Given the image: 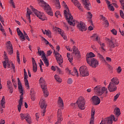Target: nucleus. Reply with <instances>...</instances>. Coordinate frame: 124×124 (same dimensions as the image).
<instances>
[{
    "instance_id": "nucleus-56",
    "label": "nucleus",
    "mask_w": 124,
    "mask_h": 124,
    "mask_svg": "<svg viewBox=\"0 0 124 124\" xmlns=\"http://www.w3.org/2000/svg\"><path fill=\"white\" fill-rule=\"evenodd\" d=\"M122 67L121 66H118L116 69V71L118 74H120L122 72Z\"/></svg>"
},
{
    "instance_id": "nucleus-40",
    "label": "nucleus",
    "mask_w": 124,
    "mask_h": 124,
    "mask_svg": "<svg viewBox=\"0 0 124 124\" xmlns=\"http://www.w3.org/2000/svg\"><path fill=\"white\" fill-rule=\"evenodd\" d=\"M46 66H49V61H48V59L47 58H46V56L44 57L43 58H42Z\"/></svg>"
},
{
    "instance_id": "nucleus-46",
    "label": "nucleus",
    "mask_w": 124,
    "mask_h": 124,
    "mask_svg": "<svg viewBox=\"0 0 124 124\" xmlns=\"http://www.w3.org/2000/svg\"><path fill=\"white\" fill-rule=\"evenodd\" d=\"M73 54L75 55H77V54H79V50H78V48L77 47L74 46L73 47Z\"/></svg>"
},
{
    "instance_id": "nucleus-11",
    "label": "nucleus",
    "mask_w": 124,
    "mask_h": 124,
    "mask_svg": "<svg viewBox=\"0 0 124 124\" xmlns=\"http://www.w3.org/2000/svg\"><path fill=\"white\" fill-rule=\"evenodd\" d=\"M35 15L41 20V21H46L47 20V16L43 13H41L37 10L35 11Z\"/></svg>"
},
{
    "instance_id": "nucleus-27",
    "label": "nucleus",
    "mask_w": 124,
    "mask_h": 124,
    "mask_svg": "<svg viewBox=\"0 0 124 124\" xmlns=\"http://www.w3.org/2000/svg\"><path fill=\"white\" fill-rule=\"evenodd\" d=\"M105 1L108 5V8L109 11H115V8H114V6H113L112 4H110V1L108 0H105Z\"/></svg>"
},
{
    "instance_id": "nucleus-13",
    "label": "nucleus",
    "mask_w": 124,
    "mask_h": 124,
    "mask_svg": "<svg viewBox=\"0 0 124 124\" xmlns=\"http://www.w3.org/2000/svg\"><path fill=\"white\" fill-rule=\"evenodd\" d=\"M63 118H62V110L58 109L57 112V122L55 124H61V123L62 122Z\"/></svg>"
},
{
    "instance_id": "nucleus-51",
    "label": "nucleus",
    "mask_w": 124,
    "mask_h": 124,
    "mask_svg": "<svg viewBox=\"0 0 124 124\" xmlns=\"http://www.w3.org/2000/svg\"><path fill=\"white\" fill-rule=\"evenodd\" d=\"M55 6L57 9H61V4L60 3V1L59 0L55 1Z\"/></svg>"
},
{
    "instance_id": "nucleus-9",
    "label": "nucleus",
    "mask_w": 124,
    "mask_h": 124,
    "mask_svg": "<svg viewBox=\"0 0 124 124\" xmlns=\"http://www.w3.org/2000/svg\"><path fill=\"white\" fill-rule=\"evenodd\" d=\"M76 21L75 25H76V24H77L78 23L77 21ZM77 27L78 30H79L80 31H87V27H86V24H85L84 22L82 21L78 23Z\"/></svg>"
},
{
    "instance_id": "nucleus-44",
    "label": "nucleus",
    "mask_w": 124,
    "mask_h": 124,
    "mask_svg": "<svg viewBox=\"0 0 124 124\" xmlns=\"http://www.w3.org/2000/svg\"><path fill=\"white\" fill-rule=\"evenodd\" d=\"M25 120L28 124H31V116H30V114H27L26 118H25Z\"/></svg>"
},
{
    "instance_id": "nucleus-60",
    "label": "nucleus",
    "mask_w": 124,
    "mask_h": 124,
    "mask_svg": "<svg viewBox=\"0 0 124 124\" xmlns=\"http://www.w3.org/2000/svg\"><path fill=\"white\" fill-rule=\"evenodd\" d=\"M10 3L12 4V6L14 8H16V6H15V3H14V2L13 1V0H10Z\"/></svg>"
},
{
    "instance_id": "nucleus-31",
    "label": "nucleus",
    "mask_w": 124,
    "mask_h": 124,
    "mask_svg": "<svg viewBox=\"0 0 124 124\" xmlns=\"http://www.w3.org/2000/svg\"><path fill=\"white\" fill-rule=\"evenodd\" d=\"M32 68L33 72H36L37 71V64L35 62V60L33 58H32Z\"/></svg>"
},
{
    "instance_id": "nucleus-45",
    "label": "nucleus",
    "mask_w": 124,
    "mask_h": 124,
    "mask_svg": "<svg viewBox=\"0 0 124 124\" xmlns=\"http://www.w3.org/2000/svg\"><path fill=\"white\" fill-rule=\"evenodd\" d=\"M67 57L68 58V61L71 62H72V61H73V57L72 55H70V53H67Z\"/></svg>"
},
{
    "instance_id": "nucleus-25",
    "label": "nucleus",
    "mask_w": 124,
    "mask_h": 124,
    "mask_svg": "<svg viewBox=\"0 0 124 124\" xmlns=\"http://www.w3.org/2000/svg\"><path fill=\"white\" fill-rule=\"evenodd\" d=\"M16 31L17 32V35L19 36L21 41H25V36H24V34L21 31V30H20L19 28L17 29Z\"/></svg>"
},
{
    "instance_id": "nucleus-54",
    "label": "nucleus",
    "mask_w": 124,
    "mask_h": 124,
    "mask_svg": "<svg viewBox=\"0 0 124 124\" xmlns=\"http://www.w3.org/2000/svg\"><path fill=\"white\" fill-rule=\"evenodd\" d=\"M111 33L113 34V35H117L118 32L117 31V30L115 29H113L110 31Z\"/></svg>"
},
{
    "instance_id": "nucleus-16",
    "label": "nucleus",
    "mask_w": 124,
    "mask_h": 124,
    "mask_svg": "<svg viewBox=\"0 0 124 124\" xmlns=\"http://www.w3.org/2000/svg\"><path fill=\"white\" fill-rule=\"evenodd\" d=\"M117 46H119V45L116 39L111 40L109 42L108 47L110 50H112V48H115V47H117Z\"/></svg>"
},
{
    "instance_id": "nucleus-28",
    "label": "nucleus",
    "mask_w": 124,
    "mask_h": 124,
    "mask_svg": "<svg viewBox=\"0 0 124 124\" xmlns=\"http://www.w3.org/2000/svg\"><path fill=\"white\" fill-rule=\"evenodd\" d=\"M94 57H95V55H94L93 52H90L87 53L86 61L89 62V61L93 60V58H94Z\"/></svg>"
},
{
    "instance_id": "nucleus-34",
    "label": "nucleus",
    "mask_w": 124,
    "mask_h": 124,
    "mask_svg": "<svg viewBox=\"0 0 124 124\" xmlns=\"http://www.w3.org/2000/svg\"><path fill=\"white\" fill-rule=\"evenodd\" d=\"M110 83H112L113 85L117 86V85L120 84V80H119V79L117 78H113L111 79V82Z\"/></svg>"
},
{
    "instance_id": "nucleus-36",
    "label": "nucleus",
    "mask_w": 124,
    "mask_h": 124,
    "mask_svg": "<svg viewBox=\"0 0 124 124\" xmlns=\"http://www.w3.org/2000/svg\"><path fill=\"white\" fill-rule=\"evenodd\" d=\"M6 102L5 101V97L3 96L2 97L1 100L0 101V106L1 107H5V104Z\"/></svg>"
},
{
    "instance_id": "nucleus-12",
    "label": "nucleus",
    "mask_w": 124,
    "mask_h": 124,
    "mask_svg": "<svg viewBox=\"0 0 124 124\" xmlns=\"http://www.w3.org/2000/svg\"><path fill=\"white\" fill-rule=\"evenodd\" d=\"M53 54L54 55V57L56 58L57 62L59 64H61V63H62V62H63L62 57V55L60 54V53L58 52V51H56L55 50H54L53 52Z\"/></svg>"
},
{
    "instance_id": "nucleus-59",
    "label": "nucleus",
    "mask_w": 124,
    "mask_h": 124,
    "mask_svg": "<svg viewBox=\"0 0 124 124\" xmlns=\"http://www.w3.org/2000/svg\"><path fill=\"white\" fill-rule=\"evenodd\" d=\"M52 53H53V51H52V50H51L47 51L46 52V55H47V57L51 56V54Z\"/></svg>"
},
{
    "instance_id": "nucleus-52",
    "label": "nucleus",
    "mask_w": 124,
    "mask_h": 124,
    "mask_svg": "<svg viewBox=\"0 0 124 124\" xmlns=\"http://www.w3.org/2000/svg\"><path fill=\"white\" fill-rule=\"evenodd\" d=\"M16 58H17V62L19 64H20V62L21 61L20 60V53L18 50L16 51Z\"/></svg>"
},
{
    "instance_id": "nucleus-48",
    "label": "nucleus",
    "mask_w": 124,
    "mask_h": 124,
    "mask_svg": "<svg viewBox=\"0 0 124 124\" xmlns=\"http://www.w3.org/2000/svg\"><path fill=\"white\" fill-rule=\"evenodd\" d=\"M9 62L8 58H5V61L2 62L3 66L4 68H6V66H7V62Z\"/></svg>"
},
{
    "instance_id": "nucleus-53",
    "label": "nucleus",
    "mask_w": 124,
    "mask_h": 124,
    "mask_svg": "<svg viewBox=\"0 0 124 124\" xmlns=\"http://www.w3.org/2000/svg\"><path fill=\"white\" fill-rule=\"evenodd\" d=\"M97 57L100 59V61H102L103 62H105V59L103 57L102 55L100 54V53H98Z\"/></svg>"
},
{
    "instance_id": "nucleus-19",
    "label": "nucleus",
    "mask_w": 124,
    "mask_h": 124,
    "mask_svg": "<svg viewBox=\"0 0 124 124\" xmlns=\"http://www.w3.org/2000/svg\"><path fill=\"white\" fill-rule=\"evenodd\" d=\"M24 73L25 87L27 88V89H30V84H29V81L28 80V74H27V71H26V69H24Z\"/></svg>"
},
{
    "instance_id": "nucleus-42",
    "label": "nucleus",
    "mask_w": 124,
    "mask_h": 124,
    "mask_svg": "<svg viewBox=\"0 0 124 124\" xmlns=\"http://www.w3.org/2000/svg\"><path fill=\"white\" fill-rule=\"evenodd\" d=\"M28 113H20V117L21 121H24V120H26V118H27V116H28Z\"/></svg>"
},
{
    "instance_id": "nucleus-17",
    "label": "nucleus",
    "mask_w": 124,
    "mask_h": 124,
    "mask_svg": "<svg viewBox=\"0 0 124 124\" xmlns=\"http://www.w3.org/2000/svg\"><path fill=\"white\" fill-rule=\"evenodd\" d=\"M71 1H72V3H73L75 6L78 7L80 11L83 12L82 5L81 4V3H80V2L78 1V0H71Z\"/></svg>"
},
{
    "instance_id": "nucleus-35",
    "label": "nucleus",
    "mask_w": 124,
    "mask_h": 124,
    "mask_svg": "<svg viewBox=\"0 0 124 124\" xmlns=\"http://www.w3.org/2000/svg\"><path fill=\"white\" fill-rule=\"evenodd\" d=\"M42 89L45 97H48V96H49V92H48V89H47V87Z\"/></svg>"
},
{
    "instance_id": "nucleus-8",
    "label": "nucleus",
    "mask_w": 124,
    "mask_h": 124,
    "mask_svg": "<svg viewBox=\"0 0 124 124\" xmlns=\"http://www.w3.org/2000/svg\"><path fill=\"white\" fill-rule=\"evenodd\" d=\"M113 120L114 122H117L118 120V118H115V116L113 115H111L110 117L106 118L103 119L105 124H113Z\"/></svg>"
},
{
    "instance_id": "nucleus-14",
    "label": "nucleus",
    "mask_w": 124,
    "mask_h": 124,
    "mask_svg": "<svg viewBox=\"0 0 124 124\" xmlns=\"http://www.w3.org/2000/svg\"><path fill=\"white\" fill-rule=\"evenodd\" d=\"M53 30L55 31H58L64 40H67V37L65 35V33H64L63 31H62L61 29L58 27H53Z\"/></svg>"
},
{
    "instance_id": "nucleus-7",
    "label": "nucleus",
    "mask_w": 124,
    "mask_h": 124,
    "mask_svg": "<svg viewBox=\"0 0 124 124\" xmlns=\"http://www.w3.org/2000/svg\"><path fill=\"white\" fill-rule=\"evenodd\" d=\"M80 74L82 77L89 76V71L88 68L86 66H81L79 68Z\"/></svg>"
},
{
    "instance_id": "nucleus-20",
    "label": "nucleus",
    "mask_w": 124,
    "mask_h": 124,
    "mask_svg": "<svg viewBox=\"0 0 124 124\" xmlns=\"http://www.w3.org/2000/svg\"><path fill=\"white\" fill-rule=\"evenodd\" d=\"M57 104L60 108L63 109V107H64V103H63V100L61 96L58 97Z\"/></svg>"
},
{
    "instance_id": "nucleus-33",
    "label": "nucleus",
    "mask_w": 124,
    "mask_h": 124,
    "mask_svg": "<svg viewBox=\"0 0 124 124\" xmlns=\"http://www.w3.org/2000/svg\"><path fill=\"white\" fill-rule=\"evenodd\" d=\"M27 12L26 16L28 19V21H29V23H31V15L32 13L31 12V9H30L29 8H27Z\"/></svg>"
},
{
    "instance_id": "nucleus-43",
    "label": "nucleus",
    "mask_w": 124,
    "mask_h": 124,
    "mask_svg": "<svg viewBox=\"0 0 124 124\" xmlns=\"http://www.w3.org/2000/svg\"><path fill=\"white\" fill-rule=\"evenodd\" d=\"M25 120L28 124H31V116H30V114H27L26 118H25Z\"/></svg>"
},
{
    "instance_id": "nucleus-55",
    "label": "nucleus",
    "mask_w": 124,
    "mask_h": 124,
    "mask_svg": "<svg viewBox=\"0 0 124 124\" xmlns=\"http://www.w3.org/2000/svg\"><path fill=\"white\" fill-rule=\"evenodd\" d=\"M67 83L68 85H71L73 83V80L71 78H69L67 80Z\"/></svg>"
},
{
    "instance_id": "nucleus-15",
    "label": "nucleus",
    "mask_w": 124,
    "mask_h": 124,
    "mask_svg": "<svg viewBox=\"0 0 124 124\" xmlns=\"http://www.w3.org/2000/svg\"><path fill=\"white\" fill-rule=\"evenodd\" d=\"M82 1L84 8H85L86 10H91L92 5L91 4L90 0H82Z\"/></svg>"
},
{
    "instance_id": "nucleus-32",
    "label": "nucleus",
    "mask_w": 124,
    "mask_h": 124,
    "mask_svg": "<svg viewBox=\"0 0 124 124\" xmlns=\"http://www.w3.org/2000/svg\"><path fill=\"white\" fill-rule=\"evenodd\" d=\"M92 19H93V14L90 12H88L87 15V20L89 22H91L92 25H93V20Z\"/></svg>"
},
{
    "instance_id": "nucleus-29",
    "label": "nucleus",
    "mask_w": 124,
    "mask_h": 124,
    "mask_svg": "<svg viewBox=\"0 0 124 124\" xmlns=\"http://www.w3.org/2000/svg\"><path fill=\"white\" fill-rule=\"evenodd\" d=\"M70 74H71L73 76H76V77H79V74L78 73V70L76 68L74 67L72 72L71 71H69Z\"/></svg>"
},
{
    "instance_id": "nucleus-64",
    "label": "nucleus",
    "mask_w": 124,
    "mask_h": 124,
    "mask_svg": "<svg viewBox=\"0 0 124 124\" xmlns=\"http://www.w3.org/2000/svg\"><path fill=\"white\" fill-rule=\"evenodd\" d=\"M119 96H120V94H117L115 96L114 98V101H116L117 99L119 98Z\"/></svg>"
},
{
    "instance_id": "nucleus-57",
    "label": "nucleus",
    "mask_w": 124,
    "mask_h": 124,
    "mask_svg": "<svg viewBox=\"0 0 124 124\" xmlns=\"http://www.w3.org/2000/svg\"><path fill=\"white\" fill-rule=\"evenodd\" d=\"M40 116V114L39 113H36L35 114L36 120L37 122H39Z\"/></svg>"
},
{
    "instance_id": "nucleus-30",
    "label": "nucleus",
    "mask_w": 124,
    "mask_h": 124,
    "mask_svg": "<svg viewBox=\"0 0 124 124\" xmlns=\"http://www.w3.org/2000/svg\"><path fill=\"white\" fill-rule=\"evenodd\" d=\"M38 49V56H42V59H43L45 57H46V55L45 54V53H44V51L41 50V48L39 46L37 47Z\"/></svg>"
},
{
    "instance_id": "nucleus-37",
    "label": "nucleus",
    "mask_w": 124,
    "mask_h": 124,
    "mask_svg": "<svg viewBox=\"0 0 124 124\" xmlns=\"http://www.w3.org/2000/svg\"><path fill=\"white\" fill-rule=\"evenodd\" d=\"M114 113L116 117H119L121 115V109L119 108H116L114 109Z\"/></svg>"
},
{
    "instance_id": "nucleus-24",
    "label": "nucleus",
    "mask_w": 124,
    "mask_h": 124,
    "mask_svg": "<svg viewBox=\"0 0 124 124\" xmlns=\"http://www.w3.org/2000/svg\"><path fill=\"white\" fill-rule=\"evenodd\" d=\"M101 19L103 21V26L105 28H108L109 27V22L108 20L106 19V17L103 16V15L100 16Z\"/></svg>"
},
{
    "instance_id": "nucleus-2",
    "label": "nucleus",
    "mask_w": 124,
    "mask_h": 124,
    "mask_svg": "<svg viewBox=\"0 0 124 124\" xmlns=\"http://www.w3.org/2000/svg\"><path fill=\"white\" fill-rule=\"evenodd\" d=\"M18 79V92L21 93L20 99L18 102V105H17V110L18 112H21V108L23 106V100L24 99V90H23V86L21 83V81L19 78Z\"/></svg>"
},
{
    "instance_id": "nucleus-5",
    "label": "nucleus",
    "mask_w": 124,
    "mask_h": 124,
    "mask_svg": "<svg viewBox=\"0 0 124 124\" xmlns=\"http://www.w3.org/2000/svg\"><path fill=\"white\" fill-rule=\"evenodd\" d=\"M76 104L80 110H85L86 108V100H85V98L83 96H79L76 101Z\"/></svg>"
},
{
    "instance_id": "nucleus-23",
    "label": "nucleus",
    "mask_w": 124,
    "mask_h": 124,
    "mask_svg": "<svg viewBox=\"0 0 124 124\" xmlns=\"http://www.w3.org/2000/svg\"><path fill=\"white\" fill-rule=\"evenodd\" d=\"M42 32H43V34H45L48 37V38H52V31H50V30H41Z\"/></svg>"
},
{
    "instance_id": "nucleus-58",
    "label": "nucleus",
    "mask_w": 124,
    "mask_h": 124,
    "mask_svg": "<svg viewBox=\"0 0 124 124\" xmlns=\"http://www.w3.org/2000/svg\"><path fill=\"white\" fill-rule=\"evenodd\" d=\"M120 3L121 4L122 8L124 10V0H119Z\"/></svg>"
},
{
    "instance_id": "nucleus-50",
    "label": "nucleus",
    "mask_w": 124,
    "mask_h": 124,
    "mask_svg": "<svg viewBox=\"0 0 124 124\" xmlns=\"http://www.w3.org/2000/svg\"><path fill=\"white\" fill-rule=\"evenodd\" d=\"M99 44L101 46V49H102V52L106 51V49H105V44L100 43Z\"/></svg>"
},
{
    "instance_id": "nucleus-21",
    "label": "nucleus",
    "mask_w": 124,
    "mask_h": 124,
    "mask_svg": "<svg viewBox=\"0 0 124 124\" xmlns=\"http://www.w3.org/2000/svg\"><path fill=\"white\" fill-rule=\"evenodd\" d=\"M108 89L109 92L113 93V92H116V91H117V86L112 83H109V84L108 87Z\"/></svg>"
},
{
    "instance_id": "nucleus-4",
    "label": "nucleus",
    "mask_w": 124,
    "mask_h": 124,
    "mask_svg": "<svg viewBox=\"0 0 124 124\" xmlns=\"http://www.w3.org/2000/svg\"><path fill=\"white\" fill-rule=\"evenodd\" d=\"M94 93L98 95H102L105 93V95L108 93V89L106 87H102L101 85H97L93 88Z\"/></svg>"
},
{
    "instance_id": "nucleus-41",
    "label": "nucleus",
    "mask_w": 124,
    "mask_h": 124,
    "mask_svg": "<svg viewBox=\"0 0 124 124\" xmlns=\"http://www.w3.org/2000/svg\"><path fill=\"white\" fill-rule=\"evenodd\" d=\"M54 78H55V80L57 81V82L59 83V84H61V83H62V78H61V77H60V76H59L57 75H55L54 76Z\"/></svg>"
},
{
    "instance_id": "nucleus-47",
    "label": "nucleus",
    "mask_w": 124,
    "mask_h": 124,
    "mask_svg": "<svg viewBox=\"0 0 124 124\" xmlns=\"http://www.w3.org/2000/svg\"><path fill=\"white\" fill-rule=\"evenodd\" d=\"M0 31L2 32L3 35L6 36V33H5V31H4V29L3 27L1 25V23L0 22Z\"/></svg>"
},
{
    "instance_id": "nucleus-39",
    "label": "nucleus",
    "mask_w": 124,
    "mask_h": 124,
    "mask_svg": "<svg viewBox=\"0 0 124 124\" xmlns=\"http://www.w3.org/2000/svg\"><path fill=\"white\" fill-rule=\"evenodd\" d=\"M94 115H95V109L92 108L91 111V118L90 120H94Z\"/></svg>"
},
{
    "instance_id": "nucleus-62",
    "label": "nucleus",
    "mask_w": 124,
    "mask_h": 124,
    "mask_svg": "<svg viewBox=\"0 0 124 124\" xmlns=\"http://www.w3.org/2000/svg\"><path fill=\"white\" fill-rule=\"evenodd\" d=\"M8 89L10 90V93H13V87H12V86H9Z\"/></svg>"
},
{
    "instance_id": "nucleus-61",
    "label": "nucleus",
    "mask_w": 124,
    "mask_h": 124,
    "mask_svg": "<svg viewBox=\"0 0 124 124\" xmlns=\"http://www.w3.org/2000/svg\"><path fill=\"white\" fill-rule=\"evenodd\" d=\"M43 39L45 44H46V45H49L50 44L49 42L48 41H47L45 38H43Z\"/></svg>"
},
{
    "instance_id": "nucleus-26",
    "label": "nucleus",
    "mask_w": 124,
    "mask_h": 124,
    "mask_svg": "<svg viewBox=\"0 0 124 124\" xmlns=\"http://www.w3.org/2000/svg\"><path fill=\"white\" fill-rule=\"evenodd\" d=\"M39 83L42 88L44 89V88H47V85H46V82L43 78H41L39 79Z\"/></svg>"
},
{
    "instance_id": "nucleus-3",
    "label": "nucleus",
    "mask_w": 124,
    "mask_h": 124,
    "mask_svg": "<svg viewBox=\"0 0 124 124\" xmlns=\"http://www.w3.org/2000/svg\"><path fill=\"white\" fill-rule=\"evenodd\" d=\"M37 2L40 5V6H42V7H44V9L45 11L50 16H53V11L52 10V8L48 3L45 2L43 0H37Z\"/></svg>"
},
{
    "instance_id": "nucleus-63",
    "label": "nucleus",
    "mask_w": 124,
    "mask_h": 124,
    "mask_svg": "<svg viewBox=\"0 0 124 124\" xmlns=\"http://www.w3.org/2000/svg\"><path fill=\"white\" fill-rule=\"evenodd\" d=\"M12 82L13 83L14 88H15V89H16L17 88V83H15V81L14 80V79H12Z\"/></svg>"
},
{
    "instance_id": "nucleus-22",
    "label": "nucleus",
    "mask_w": 124,
    "mask_h": 124,
    "mask_svg": "<svg viewBox=\"0 0 124 124\" xmlns=\"http://www.w3.org/2000/svg\"><path fill=\"white\" fill-rule=\"evenodd\" d=\"M6 45V47L9 50V54L12 55L13 54V46H12V44H11V42L10 41H8Z\"/></svg>"
},
{
    "instance_id": "nucleus-49",
    "label": "nucleus",
    "mask_w": 124,
    "mask_h": 124,
    "mask_svg": "<svg viewBox=\"0 0 124 124\" xmlns=\"http://www.w3.org/2000/svg\"><path fill=\"white\" fill-rule=\"evenodd\" d=\"M55 16L56 18H62V14L59 11H57L55 13Z\"/></svg>"
},
{
    "instance_id": "nucleus-18",
    "label": "nucleus",
    "mask_w": 124,
    "mask_h": 124,
    "mask_svg": "<svg viewBox=\"0 0 124 124\" xmlns=\"http://www.w3.org/2000/svg\"><path fill=\"white\" fill-rule=\"evenodd\" d=\"M93 105H98L100 103V98L97 96H93L91 99Z\"/></svg>"
},
{
    "instance_id": "nucleus-38",
    "label": "nucleus",
    "mask_w": 124,
    "mask_h": 124,
    "mask_svg": "<svg viewBox=\"0 0 124 124\" xmlns=\"http://www.w3.org/2000/svg\"><path fill=\"white\" fill-rule=\"evenodd\" d=\"M91 37H92L93 38H94L95 39H96V41L98 42V43H101V42H100V38H99V37L98 36V35H97L96 34H93Z\"/></svg>"
},
{
    "instance_id": "nucleus-10",
    "label": "nucleus",
    "mask_w": 124,
    "mask_h": 124,
    "mask_svg": "<svg viewBox=\"0 0 124 124\" xmlns=\"http://www.w3.org/2000/svg\"><path fill=\"white\" fill-rule=\"evenodd\" d=\"M87 63H88V64H89L90 66H92V67H93L94 68H95V67H97V66H98V65L99 64V62H98V60L94 58H92L91 60L87 61Z\"/></svg>"
},
{
    "instance_id": "nucleus-1",
    "label": "nucleus",
    "mask_w": 124,
    "mask_h": 124,
    "mask_svg": "<svg viewBox=\"0 0 124 124\" xmlns=\"http://www.w3.org/2000/svg\"><path fill=\"white\" fill-rule=\"evenodd\" d=\"M62 5L64 7L65 10H64V15L65 18L66 19L67 21L68 22L69 25L74 27L75 26V23L76 21L73 19V16H72L70 12L69 11V9L66 5V3L63 1L62 2Z\"/></svg>"
},
{
    "instance_id": "nucleus-6",
    "label": "nucleus",
    "mask_w": 124,
    "mask_h": 124,
    "mask_svg": "<svg viewBox=\"0 0 124 124\" xmlns=\"http://www.w3.org/2000/svg\"><path fill=\"white\" fill-rule=\"evenodd\" d=\"M40 107L43 110H42V115L45 116L46 113V109L47 108V104L45 101V99L41 98L39 102Z\"/></svg>"
}]
</instances>
